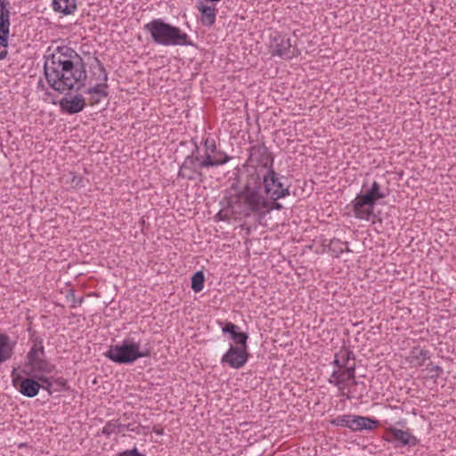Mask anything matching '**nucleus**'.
<instances>
[{
  "label": "nucleus",
  "instance_id": "9b49d317",
  "mask_svg": "<svg viewBox=\"0 0 456 456\" xmlns=\"http://www.w3.org/2000/svg\"><path fill=\"white\" fill-rule=\"evenodd\" d=\"M16 370L15 368L12 370V377L13 386L18 388L19 392L28 398H33L37 395L41 388V384L35 377V374L31 378H22L20 374L15 376Z\"/></svg>",
  "mask_w": 456,
  "mask_h": 456
},
{
  "label": "nucleus",
  "instance_id": "aec40b11",
  "mask_svg": "<svg viewBox=\"0 0 456 456\" xmlns=\"http://www.w3.org/2000/svg\"><path fill=\"white\" fill-rule=\"evenodd\" d=\"M196 7L200 12V21L204 26L210 27L216 22V8L215 5H207L200 1Z\"/></svg>",
  "mask_w": 456,
  "mask_h": 456
},
{
  "label": "nucleus",
  "instance_id": "4c0bfd02",
  "mask_svg": "<svg viewBox=\"0 0 456 456\" xmlns=\"http://www.w3.org/2000/svg\"><path fill=\"white\" fill-rule=\"evenodd\" d=\"M332 364L337 368L336 370H343L344 365L341 364L340 358H337V353L335 354L334 361L332 362Z\"/></svg>",
  "mask_w": 456,
  "mask_h": 456
},
{
  "label": "nucleus",
  "instance_id": "f704fd0d",
  "mask_svg": "<svg viewBox=\"0 0 456 456\" xmlns=\"http://www.w3.org/2000/svg\"><path fill=\"white\" fill-rule=\"evenodd\" d=\"M427 370H429L430 372H436V374H433L430 377L431 379H435L439 378V376L444 371L442 367H440L439 365H435L433 362H430L428 364Z\"/></svg>",
  "mask_w": 456,
  "mask_h": 456
},
{
  "label": "nucleus",
  "instance_id": "6ab92c4d",
  "mask_svg": "<svg viewBox=\"0 0 456 456\" xmlns=\"http://www.w3.org/2000/svg\"><path fill=\"white\" fill-rule=\"evenodd\" d=\"M379 425V420L370 417L354 415L351 420V430L359 432L362 430H373Z\"/></svg>",
  "mask_w": 456,
  "mask_h": 456
},
{
  "label": "nucleus",
  "instance_id": "c85d7f7f",
  "mask_svg": "<svg viewBox=\"0 0 456 456\" xmlns=\"http://www.w3.org/2000/svg\"><path fill=\"white\" fill-rule=\"evenodd\" d=\"M337 358H340L341 364L344 365V367H346L348 365V362L350 360H354L355 355L349 348L346 346H342L338 352H337Z\"/></svg>",
  "mask_w": 456,
  "mask_h": 456
},
{
  "label": "nucleus",
  "instance_id": "7c9ffc66",
  "mask_svg": "<svg viewBox=\"0 0 456 456\" xmlns=\"http://www.w3.org/2000/svg\"><path fill=\"white\" fill-rule=\"evenodd\" d=\"M35 377L37 378L38 382L39 381L42 382L41 388H43L44 390H46L49 395H52L53 394V392H52V387H53L52 379L46 377L45 375H37V374H35Z\"/></svg>",
  "mask_w": 456,
  "mask_h": 456
},
{
  "label": "nucleus",
  "instance_id": "a19ab883",
  "mask_svg": "<svg viewBox=\"0 0 456 456\" xmlns=\"http://www.w3.org/2000/svg\"><path fill=\"white\" fill-rule=\"evenodd\" d=\"M346 397L347 399H351V398H352V396H350L349 395H346Z\"/></svg>",
  "mask_w": 456,
  "mask_h": 456
},
{
  "label": "nucleus",
  "instance_id": "cd10ccee",
  "mask_svg": "<svg viewBox=\"0 0 456 456\" xmlns=\"http://www.w3.org/2000/svg\"><path fill=\"white\" fill-rule=\"evenodd\" d=\"M353 418V414H344L339 415L337 418L332 419L330 423L332 426L347 428L351 429V420Z\"/></svg>",
  "mask_w": 456,
  "mask_h": 456
},
{
  "label": "nucleus",
  "instance_id": "6e6552de",
  "mask_svg": "<svg viewBox=\"0 0 456 456\" xmlns=\"http://www.w3.org/2000/svg\"><path fill=\"white\" fill-rule=\"evenodd\" d=\"M249 194L246 198L248 203V217L251 214H257L260 216H265L267 213L273 210H281L283 206L278 202L279 200H271L263 192L257 191L256 183L253 184L251 189L248 188Z\"/></svg>",
  "mask_w": 456,
  "mask_h": 456
},
{
  "label": "nucleus",
  "instance_id": "dca6fc26",
  "mask_svg": "<svg viewBox=\"0 0 456 456\" xmlns=\"http://www.w3.org/2000/svg\"><path fill=\"white\" fill-rule=\"evenodd\" d=\"M9 2L0 0V45L6 47L8 45V37L10 32V11L7 8Z\"/></svg>",
  "mask_w": 456,
  "mask_h": 456
},
{
  "label": "nucleus",
  "instance_id": "4468645a",
  "mask_svg": "<svg viewBox=\"0 0 456 456\" xmlns=\"http://www.w3.org/2000/svg\"><path fill=\"white\" fill-rule=\"evenodd\" d=\"M94 62L100 71L97 79L103 81L104 83L97 84L96 86L90 87L86 90V94H91L95 103L99 102L102 97H107L108 93L104 90L108 85L106 84L108 80V73L102 64V62L99 60L98 57H94Z\"/></svg>",
  "mask_w": 456,
  "mask_h": 456
},
{
  "label": "nucleus",
  "instance_id": "0eeeda50",
  "mask_svg": "<svg viewBox=\"0 0 456 456\" xmlns=\"http://www.w3.org/2000/svg\"><path fill=\"white\" fill-rule=\"evenodd\" d=\"M210 161L202 157L200 153V148L197 143H194V149L191 153L185 157L182 163L179 171L178 177L188 181H198L202 183L205 180V175L202 173L204 168H208Z\"/></svg>",
  "mask_w": 456,
  "mask_h": 456
},
{
  "label": "nucleus",
  "instance_id": "1a4fd4ad",
  "mask_svg": "<svg viewBox=\"0 0 456 456\" xmlns=\"http://www.w3.org/2000/svg\"><path fill=\"white\" fill-rule=\"evenodd\" d=\"M274 157L265 143H258L249 148V156L244 166L245 172L252 168L257 174L273 168Z\"/></svg>",
  "mask_w": 456,
  "mask_h": 456
},
{
  "label": "nucleus",
  "instance_id": "c756f323",
  "mask_svg": "<svg viewBox=\"0 0 456 456\" xmlns=\"http://www.w3.org/2000/svg\"><path fill=\"white\" fill-rule=\"evenodd\" d=\"M35 352L34 357L43 356L45 357V347L43 346V339L39 337L34 338V345L30 348L29 352Z\"/></svg>",
  "mask_w": 456,
  "mask_h": 456
},
{
  "label": "nucleus",
  "instance_id": "7ed1b4c3",
  "mask_svg": "<svg viewBox=\"0 0 456 456\" xmlns=\"http://www.w3.org/2000/svg\"><path fill=\"white\" fill-rule=\"evenodd\" d=\"M151 347L145 344L141 346V339L136 338V333H129L120 344L110 345L103 355L110 361L118 364H131L137 359L149 357Z\"/></svg>",
  "mask_w": 456,
  "mask_h": 456
},
{
  "label": "nucleus",
  "instance_id": "412c9836",
  "mask_svg": "<svg viewBox=\"0 0 456 456\" xmlns=\"http://www.w3.org/2000/svg\"><path fill=\"white\" fill-rule=\"evenodd\" d=\"M14 345L15 342L12 343L7 334H0V364L12 357Z\"/></svg>",
  "mask_w": 456,
  "mask_h": 456
},
{
  "label": "nucleus",
  "instance_id": "b1692460",
  "mask_svg": "<svg viewBox=\"0 0 456 456\" xmlns=\"http://www.w3.org/2000/svg\"><path fill=\"white\" fill-rule=\"evenodd\" d=\"M347 379L345 375V372L343 370H334L328 379V382L335 387H337L340 392L341 395H345L344 394V385L346 382H347Z\"/></svg>",
  "mask_w": 456,
  "mask_h": 456
},
{
  "label": "nucleus",
  "instance_id": "2eb2a0df",
  "mask_svg": "<svg viewBox=\"0 0 456 456\" xmlns=\"http://www.w3.org/2000/svg\"><path fill=\"white\" fill-rule=\"evenodd\" d=\"M387 432L392 436V439H387L388 442H395V447H413L416 446L419 440L413 436L409 430H403L395 427H390Z\"/></svg>",
  "mask_w": 456,
  "mask_h": 456
},
{
  "label": "nucleus",
  "instance_id": "39448f33",
  "mask_svg": "<svg viewBox=\"0 0 456 456\" xmlns=\"http://www.w3.org/2000/svg\"><path fill=\"white\" fill-rule=\"evenodd\" d=\"M387 194L380 190V185L374 181L370 188L367 189L363 193L358 194L352 207L354 215L357 219L369 221L374 215V208L377 200L384 199Z\"/></svg>",
  "mask_w": 456,
  "mask_h": 456
},
{
  "label": "nucleus",
  "instance_id": "4be33fe9",
  "mask_svg": "<svg viewBox=\"0 0 456 456\" xmlns=\"http://www.w3.org/2000/svg\"><path fill=\"white\" fill-rule=\"evenodd\" d=\"M52 7L58 13L69 15L77 10V0H53Z\"/></svg>",
  "mask_w": 456,
  "mask_h": 456
},
{
  "label": "nucleus",
  "instance_id": "c9c22d12",
  "mask_svg": "<svg viewBox=\"0 0 456 456\" xmlns=\"http://www.w3.org/2000/svg\"><path fill=\"white\" fill-rule=\"evenodd\" d=\"M355 369H356V366L354 363L352 365H346V367H344L343 370H344L345 375L348 381L351 379H354Z\"/></svg>",
  "mask_w": 456,
  "mask_h": 456
},
{
  "label": "nucleus",
  "instance_id": "ea45409f",
  "mask_svg": "<svg viewBox=\"0 0 456 456\" xmlns=\"http://www.w3.org/2000/svg\"><path fill=\"white\" fill-rule=\"evenodd\" d=\"M351 380H352L353 385H354V386H357V385L360 384L359 381H357L355 379H351Z\"/></svg>",
  "mask_w": 456,
  "mask_h": 456
},
{
  "label": "nucleus",
  "instance_id": "20e7f679",
  "mask_svg": "<svg viewBox=\"0 0 456 456\" xmlns=\"http://www.w3.org/2000/svg\"><path fill=\"white\" fill-rule=\"evenodd\" d=\"M256 183L257 191H259V175L255 170L250 168L248 173H246L242 178L240 184V177L237 175L230 186V191H233V194L227 197V208L236 217H248V203L246 198L249 194L248 191V187L251 189L253 184Z\"/></svg>",
  "mask_w": 456,
  "mask_h": 456
},
{
  "label": "nucleus",
  "instance_id": "e433bc0d",
  "mask_svg": "<svg viewBox=\"0 0 456 456\" xmlns=\"http://www.w3.org/2000/svg\"><path fill=\"white\" fill-rule=\"evenodd\" d=\"M71 183L75 187H83V177L81 175H73Z\"/></svg>",
  "mask_w": 456,
  "mask_h": 456
},
{
  "label": "nucleus",
  "instance_id": "5701e85b",
  "mask_svg": "<svg viewBox=\"0 0 456 456\" xmlns=\"http://www.w3.org/2000/svg\"><path fill=\"white\" fill-rule=\"evenodd\" d=\"M205 158L208 159L210 161L208 167L224 165L231 159V157L228 156L224 151L217 149L216 150V152H213L211 155L206 154Z\"/></svg>",
  "mask_w": 456,
  "mask_h": 456
},
{
  "label": "nucleus",
  "instance_id": "a211bd4d",
  "mask_svg": "<svg viewBox=\"0 0 456 456\" xmlns=\"http://www.w3.org/2000/svg\"><path fill=\"white\" fill-rule=\"evenodd\" d=\"M222 331L230 334L231 339L234 342L235 346L248 347L247 342L248 335L241 331L238 325L228 322L222 328Z\"/></svg>",
  "mask_w": 456,
  "mask_h": 456
},
{
  "label": "nucleus",
  "instance_id": "ddd939ff",
  "mask_svg": "<svg viewBox=\"0 0 456 456\" xmlns=\"http://www.w3.org/2000/svg\"><path fill=\"white\" fill-rule=\"evenodd\" d=\"M35 352H28L27 354V363L26 366L29 368V371L25 372L27 375L30 374H37V375H46L52 373L55 366L49 362L45 357L39 356L34 357Z\"/></svg>",
  "mask_w": 456,
  "mask_h": 456
},
{
  "label": "nucleus",
  "instance_id": "f257e3e1",
  "mask_svg": "<svg viewBox=\"0 0 456 456\" xmlns=\"http://www.w3.org/2000/svg\"><path fill=\"white\" fill-rule=\"evenodd\" d=\"M44 76L48 86L62 94L80 91L87 79L86 64L82 56L68 45L48 48L44 55Z\"/></svg>",
  "mask_w": 456,
  "mask_h": 456
},
{
  "label": "nucleus",
  "instance_id": "423d86ee",
  "mask_svg": "<svg viewBox=\"0 0 456 456\" xmlns=\"http://www.w3.org/2000/svg\"><path fill=\"white\" fill-rule=\"evenodd\" d=\"M259 175V192L269 196L271 200H281L290 195V183L285 176L275 172L273 168Z\"/></svg>",
  "mask_w": 456,
  "mask_h": 456
},
{
  "label": "nucleus",
  "instance_id": "f8f14e48",
  "mask_svg": "<svg viewBox=\"0 0 456 456\" xmlns=\"http://www.w3.org/2000/svg\"><path fill=\"white\" fill-rule=\"evenodd\" d=\"M248 357V347L230 345L227 352L222 356L221 362L232 369H240L247 363Z\"/></svg>",
  "mask_w": 456,
  "mask_h": 456
},
{
  "label": "nucleus",
  "instance_id": "2f4dec72",
  "mask_svg": "<svg viewBox=\"0 0 456 456\" xmlns=\"http://www.w3.org/2000/svg\"><path fill=\"white\" fill-rule=\"evenodd\" d=\"M231 216H232V214L231 213V210L227 208V206L225 207V208L220 210L215 216V218L218 221H229L230 218H231ZM233 216L235 218H237L234 215ZM240 219L241 217H239Z\"/></svg>",
  "mask_w": 456,
  "mask_h": 456
},
{
  "label": "nucleus",
  "instance_id": "bb28decb",
  "mask_svg": "<svg viewBox=\"0 0 456 456\" xmlns=\"http://www.w3.org/2000/svg\"><path fill=\"white\" fill-rule=\"evenodd\" d=\"M204 282H205V275L202 271H198L193 273L191 276V289L198 293L201 291L204 288Z\"/></svg>",
  "mask_w": 456,
  "mask_h": 456
},
{
  "label": "nucleus",
  "instance_id": "f03ea898",
  "mask_svg": "<svg viewBox=\"0 0 456 456\" xmlns=\"http://www.w3.org/2000/svg\"><path fill=\"white\" fill-rule=\"evenodd\" d=\"M143 30L150 34L151 40L162 46H192L187 33L162 19H153L144 24Z\"/></svg>",
  "mask_w": 456,
  "mask_h": 456
},
{
  "label": "nucleus",
  "instance_id": "473e14b6",
  "mask_svg": "<svg viewBox=\"0 0 456 456\" xmlns=\"http://www.w3.org/2000/svg\"><path fill=\"white\" fill-rule=\"evenodd\" d=\"M204 146H205L204 156H206V154L211 155L213 152H216V150L217 149L215 140L211 139V138H207L205 140Z\"/></svg>",
  "mask_w": 456,
  "mask_h": 456
},
{
  "label": "nucleus",
  "instance_id": "393cba45",
  "mask_svg": "<svg viewBox=\"0 0 456 456\" xmlns=\"http://www.w3.org/2000/svg\"><path fill=\"white\" fill-rule=\"evenodd\" d=\"M410 354L412 359V362L418 366L423 365L424 362L430 357L429 352L421 348L420 346L412 347Z\"/></svg>",
  "mask_w": 456,
  "mask_h": 456
},
{
  "label": "nucleus",
  "instance_id": "9d476101",
  "mask_svg": "<svg viewBox=\"0 0 456 456\" xmlns=\"http://www.w3.org/2000/svg\"><path fill=\"white\" fill-rule=\"evenodd\" d=\"M272 54L285 60H290L299 54L298 50L293 47L290 38L286 35L276 34L270 44Z\"/></svg>",
  "mask_w": 456,
  "mask_h": 456
},
{
  "label": "nucleus",
  "instance_id": "58836bf2",
  "mask_svg": "<svg viewBox=\"0 0 456 456\" xmlns=\"http://www.w3.org/2000/svg\"><path fill=\"white\" fill-rule=\"evenodd\" d=\"M6 56H7L6 50L0 52V60H4L6 58Z\"/></svg>",
  "mask_w": 456,
  "mask_h": 456
},
{
  "label": "nucleus",
  "instance_id": "a878e982",
  "mask_svg": "<svg viewBox=\"0 0 456 456\" xmlns=\"http://www.w3.org/2000/svg\"><path fill=\"white\" fill-rule=\"evenodd\" d=\"M126 426L118 422V420H110L102 428V433L107 437H110L112 434L121 433L124 431Z\"/></svg>",
  "mask_w": 456,
  "mask_h": 456
},
{
  "label": "nucleus",
  "instance_id": "f3484780",
  "mask_svg": "<svg viewBox=\"0 0 456 456\" xmlns=\"http://www.w3.org/2000/svg\"><path fill=\"white\" fill-rule=\"evenodd\" d=\"M61 110L72 115L82 111L86 107L85 98L81 94H76L71 98L63 97L59 102Z\"/></svg>",
  "mask_w": 456,
  "mask_h": 456
},
{
  "label": "nucleus",
  "instance_id": "72a5a7b5",
  "mask_svg": "<svg viewBox=\"0 0 456 456\" xmlns=\"http://www.w3.org/2000/svg\"><path fill=\"white\" fill-rule=\"evenodd\" d=\"M116 456H146L144 453L139 452L137 447H133L132 449H126L122 452H119Z\"/></svg>",
  "mask_w": 456,
  "mask_h": 456
}]
</instances>
